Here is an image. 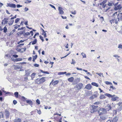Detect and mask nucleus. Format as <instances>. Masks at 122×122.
I'll return each instance as SVG.
<instances>
[{"label": "nucleus", "instance_id": "1", "mask_svg": "<svg viewBox=\"0 0 122 122\" xmlns=\"http://www.w3.org/2000/svg\"><path fill=\"white\" fill-rule=\"evenodd\" d=\"M107 112L105 108H100L98 111V113L99 115H100L107 113Z\"/></svg>", "mask_w": 122, "mask_h": 122}, {"label": "nucleus", "instance_id": "2", "mask_svg": "<svg viewBox=\"0 0 122 122\" xmlns=\"http://www.w3.org/2000/svg\"><path fill=\"white\" fill-rule=\"evenodd\" d=\"M83 86V84L82 83H79L76 84V87L77 88V90L79 91V90L81 89Z\"/></svg>", "mask_w": 122, "mask_h": 122}, {"label": "nucleus", "instance_id": "3", "mask_svg": "<svg viewBox=\"0 0 122 122\" xmlns=\"http://www.w3.org/2000/svg\"><path fill=\"white\" fill-rule=\"evenodd\" d=\"M108 117L107 115H103L101 116L100 117V120H104L108 118Z\"/></svg>", "mask_w": 122, "mask_h": 122}, {"label": "nucleus", "instance_id": "4", "mask_svg": "<svg viewBox=\"0 0 122 122\" xmlns=\"http://www.w3.org/2000/svg\"><path fill=\"white\" fill-rule=\"evenodd\" d=\"M122 8V6L120 4L118 5L117 6L114 7V9L115 10H121Z\"/></svg>", "mask_w": 122, "mask_h": 122}, {"label": "nucleus", "instance_id": "5", "mask_svg": "<svg viewBox=\"0 0 122 122\" xmlns=\"http://www.w3.org/2000/svg\"><path fill=\"white\" fill-rule=\"evenodd\" d=\"M80 80V78H78L75 79L74 81H73L72 84L73 85H75L79 82Z\"/></svg>", "mask_w": 122, "mask_h": 122}, {"label": "nucleus", "instance_id": "6", "mask_svg": "<svg viewBox=\"0 0 122 122\" xmlns=\"http://www.w3.org/2000/svg\"><path fill=\"white\" fill-rule=\"evenodd\" d=\"M46 78L45 77H42L38 81L39 82V83L41 84L45 82L46 81V80L45 79Z\"/></svg>", "mask_w": 122, "mask_h": 122}, {"label": "nucleus", "instance_id": "7", "mask_svg": "<svg viewBox=\"0 0 122 122\" xmlns=\"http://www.w3.org/2000/svg\"><path fill=\"white\" fill-rule=\"evenodd\" d=\"M7 7H10L11 8H15L16 7V5L15 4H11L10 3H7L6 5Z\"/></svg>", "mask_w": 122, "mask_h": 122}, {"label": "nucleus", "instance_id": "8", "mask_svg": "<svg viewBox=\"0 0 122 122\" xmlns=\"http://www.w3.org/2000/svg\"><path fill=\"white\" fill-rule=\"evenodd\" d=\"M118 120V118L117 117H115L111 121L108 120L107 122H116Z\"/></svg>", "mask_w": 122, "mask_h": 122}, {"label": "nucleus", "instance_id": "9", "mask_svg": "<svg viewBox=\"0 0 122 122\" xmlns=\"http://www.w3.org/2000/svg\"><path fill=\"white\" fill-rule=\"evenodd\" d=\"M5 114L6 118V119L8 118H9V116L10 113L6 110H5Z\"/></svg>", "mask_w": 122, "mask_h": 122}, {"label": "nucleus", "instance_id": "10", "mask_svg": "<svg viewBox=\"0 0 122 122\" xmlns=\"http://www.w3.org/2000/svg\"><path fill=\"white\" fill-rule=\"evenodd\" d=\"M106 108H105L106 111L107 110L108 111L110 110H111V109L112 107L109 104H108L105 107Z\"/></svg>", "mask_w": 122, "mask_h": 122}, {"label": "nucleus", "instance_id": "11", "mask_svg": "<svg viewBox=\"0 0 122 122\" xmlns=\"http://www.w3.org/2000/svg\"><path fill=\"white\" fill-rule=\"evenodd\" d=\"M85 88L88 90H90L92 88V86L90 84H88L86 86Z\"/></svg>", "mask_w": 122, "mask_h": 122}, {"label": "nucleus", "instance_id": "12", "mask_svg": "<svg viewBox=\"0 0 122 122\" xmlns=\"http://www.w3.org/2000/svg\"><path fill=\"white\" fill-rule=\"evenodd\" d=\"M117 17L118 21H119V20H122V13L119 14L117 15Z\"/></svg>", "mask_w": 122, "mask_h": 122}, {"label": "nucleus", "instance_id": "13", "mask_svg": "<svg viewBox=\"0 0 122 122\" xmlns=\"http://www.w3.org/2000/svg\"><path fill=\"white\" fill-rule=\"evenodd\" d=\"M58 10L59 11V13L61 15H62L64 13V12L63 10H62V8L61 7H58Z\"/></svg>", "mask_w": 122, "mask_h": 122}, {"label": "nucleus", "instance_id": "14", "mask_svg": "<svg viewBox=\"0 0 122 122\" xmlns=\"http://www.w3.org/2000/svg\"><path fill=\"white\" fill-rule=\"evenodd\" d=\"M26 101L27 103L29 104L31 106V107H32V105L33 104L32 101L30 100H26Z\"/></svg>", "mask_w": 122, "mask_h": 122}, {"label": "nucleus", "instance_id": "15", "mask_svg": "<svg viewBox=\"0 0 122 122\" xmlns=\"http://www.w3.org/2000/svg\"><path fill=\"white\" fill-rule=\"evenodd\" d=\"M74 79L73 77H72L68 78L67 80L69 82H72L73 81Z\"/></svg>", "mask_w": 122, "mask_h": 122}, {"label": "nucleus", "instance_id": "16", "mask_svg": "<svg viewBox=\"0 0 122 122\" xmlns=\"http://www.w3.org/2000/svg\"><path fill=\"white\" fill-rule=\"evenodd\" d=\"M105 96H107L109 97H113L114 96H115V95H112L111 94H109L106 93L105 94Z\"/></svg>", "mask_w": 122, "mask_h": 122}, {"label": "nucleus", "instance_id": "17", "mask_svg": "<svg viewBox=\"0 0 122 122\" xmlns=\"http://www.w3.org/2000/svg\"><path fill=\"white\" fill-rule=\"evenodd\" d=\"M25 75L26 76H29L30 74V72L28 70H25Z\"/></svg>", "mask_w": 122, "mask_h": 122}, {"label": "nucleus", "instance_id": "18", "mask_svg": "<svg viewBox=\"0 0 122 122\" xmlns=\"http://www.w3.org/2000/svg\"><path fill=\"white\" fill-rule=\"evenodd\" d=\"M14 22V20H10L8 23V24L9 25H12Z\"/></svg>", "mask_w": 122, "mask_h": 122}, {"label": "nucleus", "instance_id": "19", "mask_svg": "<svg viewBox=\"0 0 122 122\" xmlns=\"http://www.w3.org/2000/svg\"><path fill=\"white\" fill-rule=\"evenodd\" d=\"M114 3L112 1H111V2H108V5L109 6H111L113 5H114Z\"/></svg>", "mask_w": 122, "mask_h": 122}, {"label": "nucleus", "instance_id": "20", "mask_svg": "<svg viewBox=\"0 0 122 122\" xmlns=\"http://www.w3.org/2000/svg\"><path fill=\"white\" fill-rule=\"evenodd\" d=\"M118 99V97H112L111 99L113 101H115Z\"/></svg>", "mask_w": 122, "mask_h": 122}, {"label": "nucleus", "instance_id": "21", "mask_svg": "<svg viewBox=\"0 0 122 122\" xmlns=\"http://www.w3.org/2000/svg\"><path fill=\"white\" fill-rule=\"evenodd\" d=\"M92 108H93V110L94 111H94H96V110H95V109H96L98 107V106H94L93 105L92 106Z\"/></svg>", "mask_w": 122, "mask_h": 122}, {"label": "nucleus", "instance_id": "22", "mask_svg": "<svg viewBox=\"0 0 122 122\" xmlns=\"http://www.w3.org/2000/svg\"><path fill=\"white\" fill-rule=\"evenodd\" d=\"M36 74L35 73H33L31 74V77L32 80H33V79L34 78Z\"/></svg>", "mask_w": 122, "mask_h": 122}, {"label": "nucleus", "instance_id": "23", "mask_svg": "<svg viewBox=\"0 0 122 122\" xmlns=\"http://www.w3.org/2000/svg\"><path fill=\"white\" fill-rule=\"evenodd\" d=\"M91 84L92 85L95 86L97 87H98V86L97 83L95 82H92V83Z\"/></svg>", "mask_w": 122, "mask_h": 122}, {"label": "nucleus", "instance_id": "24", "mask_svg": "<svg viewBox=\"0 0 122 122\" xmlns=\"http://www.w3.org/2000/svg\"><path fill=\"white\" fill-rule=\"evenodd\" d=\"M59 82V81L58 80H56L53 83H52V84L54 85H55L57 83H58Z\"/></svg>", "mask_w": 122, "mask_h": 122}, {"label": "nucleus", "instance_id": "25", "mask_svg": "<svg viewBox=\"0 0 122 122\" xmlns=\"http://www.w3.org/2000/svg\"><path fill=\"white\" fill-rule=\"evenodd\" d=\"M37 56V55H36L34 56H33V62H34L35 61V60L36 59Z\"/></svg>", "mask_w": 122, "mask_h": 122}, {"label": "nucleus", "instance_id": "26", "mask_svg": "<svg viewBox=\"0 0 122 122\" xmlns=\"http://www.w3.org/2000/svg\"><path fill=\"white\" fill-rule=\"evenodd\" d=\"M32 42V43H31V44H32V45H34V44H36V43L37 42V39H35L33 41H31Z\"/></svg>", "mask_w": 122, "mask_h": 122}, {"label": "nucleus", "instance_id": "27", "mask_svg": "<svg viewBox=\"0 0 122 122\" xmlns=\"http://www.w3.org/2000/svg\"><path fill=\"white\" fill-rule=\"evenodd\" d=\"M66 72H59L58 73V75H63L64 74H66Z\"/></svg>", "mask_w": 122, "mask_h": 122}, {"label": "nucleus", "instance_id": "28", "mask_svg": "<svg viewBox=\"0 0 122 122\" xmlns=\"http://www.w3.org/2000/svg\"><path fill=\"white\" fill-rule=\"evenodd\" d=\"M21 120L20 119L18 118L17 119H15L14 120V122H21Z\"/></svg>", "mask_w": 122, "mask_h": 122}, {"label": "nucleus", "instance_id": "29", "mask_svg": "<svg viewBox=\"0 0 122 122\" xmlns=\"http://www.w3.org/2000/svg\"><path fill=\"white\" fill-rule=\"evenodd\" d=\"M18 94L19 93L18 92H16L14 93V95H15V97L16 98L18 97Z\"/></svg>", "mask_w": 122, "mask_h": 122}, {"label": "nucleus", "instance_id": "30", "mask_svg": "<svg viewBox=\"0 0 122 122\" xmlns=\"http://www.w3.org/2000/svg\"><path fill=\"white\" fill-rule=\"evenodd\" d=\"M24 31H21L20 32H18V35H22L25 33Z\"/></svg>", "mask_w": 122, "mask_h": 122}, {"label": "nucleus", "instance_id": "31", "mask_svg": "<svg viewBox=\"0 0 122 122\" xmlns=\"http://www.w3.org/2000/svg\"><path fill=\"white\" fill-rule=\"evenodd\" d=\"M3 30H4V32L5 33H6L7 32V28L6 26H5Z\"/></svg>", "mask_w": 122, "mask_h": 122}, {"label": "nucleus", "instance_id": "32", "mask_svg": "<svg viewBox=\"0 0 122 122\" xmlns=\"http://www.w3.org/2000/svg\"><path fill=\"white\" fill-rule=\"evenodd\" d=\"M105 83L107 85H112V83L108 81H106L105 82Z\"/></svg>", "mask_w": 122, "mask_h": 122}, {"label": "nucleus", "instance_id": "33", "mask_svg": "<svg viewBox=\"0 0 122 122\" xmlns=\"http://www.w3.org/2000/svg\"><path fill=\"white\" fill-rule=\"evenodd\" d=\"M40 71L41 72L43 73H46L47 74H49V72L47 71H44L42 70H41Z\"/></svg>", "mask_w": 122, "mask_h": 122}, {"label": "nucleus", "instance_id": "34", "mask_svg": "<svg viewBox=\"0 0 122 122\" xmlns=\"http://www.w3.org/2000/svg\"><path fill=\"white\" fill-rule=\"evenodd\" d=\"M96 74L98 75L99 76H102V77H103V74L102 73H99L98 72H97L96 73Z\"/></svg>", "mask_w": 122, "mask_h": 122}, {"label": "nucleus", "instance_id": "35", "mask_svg": "<svg viewBox=\"0 0 122 122\" xmlns=\"http://www.w3.org/2000/svg\"><path fill=\"white\" fill-rule=\"evenodd\" d=\"M20 19L19 18H17L15 20V23H17L20 20Z\"/></svg>", "mask_w": 122, "mask_h": 122}, {"label": "nucleus", "instance_id": "36", "mask_svg": "<svg viewBox=\"0 0 122 122\" xmlns=\"http://www.w3.org/2000/svg\"><path fill=\"white\" fill-rule=\"evenodd\" d=\"M30 34V33L29 32H26V33H25L24 34V36L25 37V36H28Z\"/></svg>", "mask_w": 122, "mask_h": 122}, {"label": "nucleus", "instance_id": "37", "mask_svg": "<svg viewBox=\"0 0 122 122\" xmlns=\"http://www.w3.org/2000/svg\"><path fill=\"white\" fill-rule=\"evenodd\" d=\"M3 113L2 112H0V118H3Z\"/></svg>", "mask_w": 122, "mask_h": 122}, {"label": "nucleus", "instance_id": "38", "mask_svg": "<svg viewBox=\"0 0 122 122\" xmlns=\"http://www.w3.org/2000/svg\"><path fill=\"white\" fill-rule=\"evenodd\" d=\"M100 98L101 99H102L105 98V97L104 95H102L100 97Z\"/></svg>", "mask_w": 122, "mask_h": 122}, {"label": "nucleus", "instance_id": "39", "mask_svg": "<svg viewBox=\"0 0 122 122\" xmlns=\"http://www.w3.org/2000/svg\"><path fill=\"white\" fill-rule=\"evenodd\" d=\"M81 54L83 58H86V56L85 54H84L83 52H82L81 53Z\"/></svg>", "mask_w": 122, "mask_h": 122}, {"label": "nucleus", "instance_id": "40", "mask_svg": "<svg viewBox=\"0 0 122 122\" xmlns=\"http://www.w3.org/2000/svg\"><path fill=\"white\" fill-rule=\"evenodd\" d=\"M118 48L122 49V45L121 44L118 45Z\"/></svg>", "mask_w": 122, "mask_h": 122}, {"label": "nucleus", "instance_id": "41", "mask_svg": "<svg viewBox=\"0 0 122 122\" xmlns=\"http://www.w3.org/2000/svg\"><path fill=\"white\" fill-rule=\"evenodd\" d=\"M21 98L23 101H26V98H25V97L23 96H22L21 97Z\"/></svg>", "mask_w": 122, "mask_h": 122}, {"label": "nucleus", "instance_id": "42", "mask_svg": "<svg viewBox=\"0 0 122 122\" xmlns=\"http://www.w3.org/2000/svg\"><path fill=\"white\" fill-rule=\"evenodd\" d=\"M72 62H71V64H74V65L75 64V63H76V62H75V60H74L73 59H72Z\"/></svg>", "mask_w": 122, "mask_h": 122}, {"label": "nucleus", "instance_id": "43", "mask_svg": "<svg viewBox=\"0 0 122 122\" xmlns=\"http://www.w3.org/2000/svg\"><path fill=\"white\" fill-rule=\"evenodd\" d=\"M39 37L40 38V39H41L42 42H43L44 41V39H43V37L41 36L40 35L39 36Z\"/></svg>", "mask_w": 122, "mask_h": 122}, {"label": "nucleus", "instance_id": "44", "mask_svg": "<svg viewBox=\"0 0 122 122\" xmlns=\"http://www.w3.org/2000/svg\"><path fill=\"white\" fill-rule=\"evenodd\" d=\"M31 2V1L27 0L25 2V3H29Z\"/></svg>", "mask_w": 122, "mask_h": 122}, {"label": "nucleus", "instance_id": "45", "mask_svg": "<svg viewBox=\"0 0 122 122\" xmlns=\"http://www.w3.org/2000/svg\"><path fill=\"white\" fill-rule=\"evenodd\" d=\"M115 20L113 19H112L111 20H110V22H111V24H112V23H114L115 22Z\"/></svg>", "mask_w": 122, "mask_h": 122}, {"label": "nucleus", "instance_id": "46", "mask_svg": "<svg viewBox=\"0 0 122 122\" xmlns=\"http://www.w3.org/2000/svg\"><path fill=\"white\" fill-rule=\"evenodd\" d=\"M36 102L38 104H40V100L38 99L36 100Z\"/></svg>", "mask_w": 122, "mask_h": 122}, {"label": "nucleus", "instance_id": "47", "mask_svg": "<svg viewBox=\"0 0 122 122\" xmlns=\"http://www.w3.org/2000/svg\"><path fill=\"white\" fill-rule=\"evenodd\" d=\"M15 66L14 68L15 69H18L20 68L18 66Z\"/></svg>", "mask_w": 122, "mask_h": 122}, {"label": "nucleus", "instance_id": "48", "mask_svg": "<svg viewBox=\"0 0 122 122\" xmlns=\"http://www.w3.org/2000/svg\"><path fill=\"white\" fill-rule=\"evenodd\" d=\"M17 61H21L22 60V59L21 58H16Z\"/></svg>", "mask_w": 122, "mask_h": 122}, {"label": "nucleus", "instance_id": "49", "mask_svg": "<svg viewBox=\"0 0 122 122\" xmlns=\"http://www.w3.org/2000/svg\"><path fill=\"white\" fill-rule=\"evenodd\" d=\"M110 88H111L115 90L116 89V88L115 87H113V86H112H112H110Z\"/></svg>", "mask_w": 122, "mask_h": 122}, {"label": "nucleus", "instance_id": "50", "mask_svg": "<svg viewBox=\"0 0 122 122\" xmlns=\"http://www.w3.org/2000/svg\"><path fill=\"white\" fill-rule=\"evenodd\" d=\"M49 5L51 6L52 8H54L55 10H56V8L53 5H51V4H50Z\"/></svg>", "mask_w": 122, "mask_h": 122}, {"label": "nucleus", "instance_id": "51", "mask_svg": "<svg viewBox=\"0 0 122 122\" xmlns=\"http://www.w3.org/2000/svg\"><path fill=\"white\" fill-rule=\"evenodd\" d=\"M39 35V33H36V34H35L34 36H33V38H35L36 37V36L37 35Z\"/></svg>", "mask_w": 122, "mask_h": 122}, {"label": "nucleus", "instance_id": "52", "mask_svg": "<svg viewBox=\"0 0 122 122\" xmlns=\"http://www.w3.org/2000/svg\"><path fill=\"white\" fill-rule=\"evenodd\" d=\"M100 104L99 102H96L94 103V104L95 105H98Z\"/></svg>", "mask_w": 122, "mask_h": 122}, {"label": "nucleus", "instance_id": "53", "mask_svg": "<svg viewBox=\"0 0 122 122\" xmlns=\"http://www.w3.org/2000/svg\"><path fill=\"white\" fill-rule=\"evenodd\" d=\"M13 103L14 105H15L17 103V102L15 100H14L13 101Z\"/></svg>", "mask_w": 122, "mask_h": 122}, {"label": "nucleus", "instance_id": "54", "mask_svg": "<svg viewBox=\"0 0 122 122\" xmlns=\"http://www.w3.org/2000/svg\"><path fill=\"white\" fill-rule=\"evenodd\" d=\"M24 44H19V45L18 46V47H21L23 45H24Z\"/></svg>", "mask_w": 122, "mask_h": 122}, {"label": "nucleus", "instance_id": "55", "mask_svg": "<svg viewBox=\"0 0 122 122\" xmlns=\"http://www.w3.org/2000/svg\"><path fill=\"white\" fill-rule=\"evenodd\" d=\"M20 26V25H17L15 27H14V28L15 29H17V28L18 27H19Z\"/></svg>", "mask_w": 122, "mask_h": 122}, {"label": "nucleus", "instance_id": "56", "mask_svg": "<svg viewBox=\"0 0 122 122\" xmlns=\"http://www.w3.org/2000/svg\"><path fill=\"white\" fill-rule=\"evenodd\" d=\"M34 66L35 67H38L39 66V65L37 64H34Z\"/></svg>", "mask_w": 122, "mask_h": 122}, {"label": "nucleus", "instance_id": "57", "mask_svg": "<svg viewBox=\"0 0 122 122\" xmlns=\"http://www.w3.org/2000/svg\"><path fill=\"white\" fill-rule=\"evenodd\" d=\"M25 11V12H26L29 10V9L27 7H25L24 9Z\"/></svg>", "mask_w": 122, "mask_h": 122}, {"label": "nucleus", "instance_id": "58", "mask_svg": "<svg viewBox=\"0 0 122 122\" xmlns=\"http://www.w3.org/2000/svg\"><path fill=\"white\" fill-rule=\"evenodd\" d=\"M122 102H119L118 103L117 105L119 106H122Z\"/></svg>", "mask_w": 122, "mask_h": 122}, {"label": "nucleus", "instance_id": "59", "mask_svg": "<svg viewBox=\"0 0 122 122\" xmlns=\"http://www.w3.org/2000/svg\"><path fill=\"white\" fill-rule=\"evenodd\" d=\"M62 18L63 19H66V16H63L62 15L61 16Z\"/></svg>", "mask_w": 122, "mask_h": 122}, {"label": "nucleus", "instance_id": "60", "mask_svg": "<svg viewBox=\"0 0 122 122\" xmlns=\"http://www.w3.org/2000/svg\"><path fill=\"white\" fill-rule=\"evenodd\" d=\"M24 28V27H21L20 28H19L18 29V30H23Z\"/></svg>", "mask_w": 122, "mask_h": 122}, {"label": "nucleus", "instance_id": "61", "mask_svg": "<svg viewBox=\"0 0 122 122\" xmlns=\"http://www.w3.org/2000/svg\"><path fill=\"white\" fill-rule=\"evenodd\" d=\"M13 56L15 58H17L18 57V56L16 55H13Z\"/></svg>", "mask_w": 122, "mask_h": 122}, {"label": "nucleus", "instance_id": "62", "mask_svg": "<svg viewBox=\"0 0 122 122\" xmlns=\"http://www.w3.org/2000/svg\"><path fill=\"white\" fill-rule=\"evenodd\" d=\"M37 112L39 114H41V111L40 110L39 111L38 110H37Z\"/></svg>", "mask_w": 122, "mask_h": 122}, {"label": "nucleus", "instance_id": "63", "mask_svg": "<svg viewBox=\"0 0 122 122\" xmlns=\"http://www.w3.org/2000/svg\"><path fill=\"white\" fill-rule=\"evenodd\" d=\"M22 6V5H20L18 4L17 5V7L18 8H19Z\"/></svg>", "mask_w": 122, "mask_h": 122}, {"label": "nucleus", "instance_id": "64", "mask_svg": "<svg viewBox=\"0 0 122 122\" xmlns=\"http://www.w3.org/2000/svg\"><path fill=\"white\" fill-rule=\"evenodd\" d=\"M114 57H119L120 56H119L118 55H114L113 56Z\"/></svg>", "mask_w": 122, "mask_h": 122}]
</instances>
